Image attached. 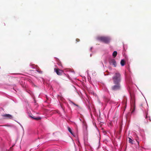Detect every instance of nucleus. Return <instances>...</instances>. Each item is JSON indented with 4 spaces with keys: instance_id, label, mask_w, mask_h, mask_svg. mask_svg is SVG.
Returning a JSON list of instances; mask_svg holds the SVG:
<instances>
[{
    "instance_id": "ddd939ff",
    "label": "nucleus",
    "mask_w": 151,
    "mask_h": 151,
    "mask_svg": "<svg viewBox=\"0 0 151 151\" xmlns=\"http://www.w3.org/2000/svg\"><path fill=\"white\" fill-rule=\"evenodd\" d=\"M68 129L69 132L72 134H73V132L71 129L69 127H68Z\"/></svg>"
},
{
    "instance_id": "6e6552de",
    "label": "nucleus",
    "mask_w": 151,
    "mask_h": 151,
    "mask_svg": "<svg viewBox=\"0 0 151 151\" xmlns=\"http://www.w3.org/2000/svg\"><path fill=\"white\" fill-rule=\"evenodd\" d=\"M129 139V143H131L132 144H133V140L132 139V137H129L128 138Z\"/></svg>"
},
{
    "instance_id": "2eb2a0df",
    "label": "nucleus",
    "mask_w": 151,
    "mask_h": 151,
    "mask_svg": "<svg viewBox=\"0 0 151 151\" xmlns=\"http://www.w3.org/2000/svg\"><path fill=\"white\" fill-rule=\"evenodd\" d=\"M37 71L40 73L41 74L42 73V71L41 70H37Z\"/></svg>"
},
{
    "instance_id": "9d476101",
    "label": "nucleus",
    "mask_w": 151,
    "mask_h": 151,
    "mask_svg": "<svg viewBox=\"0 0 151 151\" xmlns=\"http://www.w3.org/2000/svg\"><path fill=\"white\" fill-rule=\"evenodd\" d=\"M131 107L132 108V112L133 113L135 109V104H133L132 105H131Z\"/></svg>"
},
{
    "instance_id": "4468645a",
    "label": "nucleus",
    "mask_w": 151,
    "mask_h": 151,
    "mask_svg": "<svg viewBox=\"0 0 151 151\" xmlns=\"http://www.w3.org/2000/svg\"><path fill=\"white\" fill-rule=\"evenodd\" d=\"M57 61H58V63H57L58 64L59 66H61L62 65H61V63L60 61H59V60H57Z\"/></svg>"
},
{
    "instance_id": "412c9836",
    "label": "nucleus",
    "mask_w": 151,
    "mask_h": 151,
    "mask_svg": "<svg viewBox=\"0 0 151 151\" xmlns=\"http://www.w3.org/2000/svg\"><path fill=\"white\" fill-rule=\"evenodd\" d=\"M72 103H73V104H75L74 103H73V102H72Z\"/></svg>"
},
{
    "instance_id": "423d86ee",
    "label": "nucleus",
    "mask_w": 151,
    "mask_h": 151,
    "mask_svg": "<svg viewBox=\"0 0 151 151\" xmlns=\"http://www.w3.org/2000/svg\"><path fill=\"white\" fill-rule=\"evenodd\" d=\"M54 70L58 75H61L63 73V71L62 70H60L58 68H55Z\"/></svg>"
},
{
    "instance_id": "6ab92c4d",
    "label": "nucleus",
    "mask_w": 151,
    "mask_h": 151,
    "mask_svg": "<svg viewBox=\"0 0 151 151\" xmlns=\"http://www.w3.org/2000/svg\"><path fill=\"white\" fill-rule=\"evenodd\" d=\"M149 120H150V121H151V120L150 119V117L149 118Z\"/></svg>"
},
{
    "instance_id": "a211bd4d",
    "label": "nucleus",
    "mask_w": 151,
    "mask_h": 151,
    "mask_svg": "<svg viewBox=\"0 0 151 151\" xmlns=\"http://www.w3.org/2000/svg\"><path fill=\"white\" fill-rule=\"evenodd\" d=\"M137 141L138 144V145H139V142Z\"/></svg>"
},
{
    "instance_id": "1a4fd4ad",
    "label": "nucleus",
    "mask_w": 151,
    "mask_h": 151,
    "mask_svg": "<svg viewBox=\"0 0 151 151\" xmlns=\"http://www.w3.org/2000/svg\"><path fill=\"white\" fill-rule=\"evenodd\" d=\"M30 116L31 118H32V119H34L36 120H40V119H41V117H37V118H35V117H34L33 116Z\"/></svg>"
},
{
    "instance_id": "0eeeda50",
    "label": "nucleus",
    "mask_w": 151,
    "mask_h": 151,
    "mask_svg": "<svg viewBox=\"0 0 151 151\" xmlns=\"http://www.w3.org/2000/svg\"><path fill=\"white\" fill-rule=\"evenodd\" d=\"M131 100L130 101V104H135V100L134 96V94H131Z\"/></svg>"
},
{
    "instance_id": "9b49d317",
    "label": "nucleus",
    "mask_w": 151,
    "mask_h": 151,
    "mask_svg": "<svg viewBox=\"0 0 151 151\" xmlns=\"http://www.w3.org/2000/svg\"><path fill=\"white\" fill-rule=\"evenodd\" d=\"M125 61L123 60H121L120 63L122 66H123L125 65Z\"/></svg>"
},
{
    "instance_id": "f03ea898",
    "label": "nucleus",
    "mask_w": 151,
    "mask_h": 151,
    "mask_svg": "<svg viewBox=\"0 0 151 151\" xmlns=\"http://www.w3.org/2000/svg\"><path fill=\"white\" fill-rule=\"evenodd\" d=\"M97 39L106 44L109 43L110 40L109 37L106 36H99L97 37Z\"/></svg>"
},
{
    "instance_id": "f8f14e48",
    "label": "nucleus",
    "mask_w": 151,
    "mask_h": 151,
    "mask_svg": "<svg viewBox=\"0 0 151 151\" xmlns=\"http://www.w3.org/2000/svg\"><path fill=\"white\" fill-rule=\"evenodd\" d=\"M117 55V52L116 51H114L112 54V55L114 58Z\"/></svg>"
},
{
    "instance_id": "f3484780",
    "label": "nucleus",
    "mask_w": 151,
    "mask_h": 151,
    "mask_svg": "<svg viewBox=\"0 0 151 151\" xmlns=\"http://www.w3.org/2000/svg\"><path fill=\"white\" fill-rule=\"evenodd\" d=\"M74 105L76 106H78V104H74Z\"/></svg>"
},
{
    "instance_id": "20e7f679",
    "label": "nucleus",
    "mask_w": 151,
    "mask_h": 151,
    "mask_svg": "<svg viewBox=\"0 0 151 151\" xmlns=\"http://www.w3.org/2000/svg\"><path fill=\"white\" fill-rule=\"evenodd\" d=\"M109 63L110 65H112L114 67L117 65V63L115 60L114 59H111L109 60Z\"/></svg>"
},
{
    "instance_id": "dca6fc26",
    "label": "nucleus",
    "mask_w": 151,
    "mask_h": 151,
    "mask_svg": "<svg viewBox=\"0 0 151 151\" xmlns=\"http://www.w3.org/2000/svg\"><path fill=\"white\" fill-rule=\"evenodd\" d=\"M76 42H78L80 41V40L78 39H76Z\"/></svg>"
},
{
    "instance_id": "39448f33",
    "label": "nucleus",
    "mask_w": 151,
    "mask_h": 151,
    "mask_svg": "<svg viewBox=\"0 0 151 151\" xmlns=\"http://www.w3.org/2000/svg\"><path fill=\"white\" fill-rule=\"evenodd\" d=\"M2 116L4 117L5 119H11L12 118V116L9 114H5L2 115Z\"/></svg>"
},
{
    "instance_id": "f257e3e1",
    "label": "nucleus",
    "mask_w": 151,
    "mask_h": 151,
    "mask_svg": "<svg viewBox=\"0 0 151 151\" xmlns=\"http://www.w3.org/2000/svg\"><path fill=\"white\" fill-rule=\"evenodd\" d=\"M121 79L120 74L119 72H116L112 77V80L114 83H120Z\"/></svg>"
},
{
    "instance_id": "aec40b11",
    "label": "nucleus",
    "mask_w": 151,
    "mask_h": 151,
    "mask_svg": "<svg viewBox=\"0 0 151 151\" xmlns=\"http://www.w3.org/2000/svg\"><path fill=\"white\" fill-rule=\"evenodd\" d=\"M146 118H147V115L146 116Z\"/></svg>"
},
{
    "instance_id": "7ed1b4c3",
    "label": "nucleus",
    "mask_w": 151,
    "mask_h": 151,
    "mask_svg": "<svg viewBox=\"0 0 151 151\" xmlns=\"http://www.w3.org/2000/svg\"><path fill=\"white\" fill-rule=\"evenodd\" d=\"M116 85L112 86L111 87V89L112 90L116 91L119 90L121 88V86L120 83H115Z\"/></svg>"
}]
</instances>
